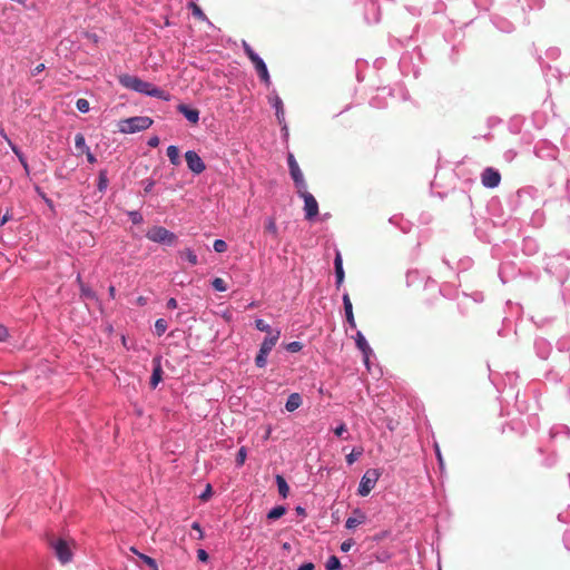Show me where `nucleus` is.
I'll use <instances>...</instances> for the list:
<instances>
[{"label": "nucleus", "mask_w": 570, "mask_h": 570, "mask_svg": "<svg viewBox=\"0 0 570 570\" xmlns=\"http://www.w3.org/2000/svg\"><path fill=\"white\" fill-rule=\"evenodd\" d=\"M118 81L122 87L127 89L134 90L139 94H145L150 97H157L164 100H168V95H166L164 90L136 76L122 73L118 76Z\"/></svg>", "instance_id": "f257e3e1"}, {"label": "nucleus", "mask_w": 570, "mask_h": 570, "mask_svg": "<svg viewBox=\"0 0 570 570\" xmlns=\"http://www.w3.org/2000/svg\"><path fill=\"white\" fill-rule=\"evenodd\" d=\"M153 125V119L147 116H135L121 119L118 122V129L124 134H134L146 130Z\"/></svg>", "instance_id": "f03ea898"}, {"label": "nucleus", "mask_w": 570, "mask_h": 570, "mask_svg": "<svg viewBox=\"0 0 570 570\" xmlns=\"http://www.w3.org/2000/svg\"><path fill=\"white\" fill-rule=\"evenodd\" d=\"M243 49L248 59L250 60V62L254 65V68L257 71L261 80L266 85H269L271 77L264 60L254 51V49L246 41H243Z\"/></svg>", "instance_id": "7ed1b4c3"}, {"label": "nucleus", "mask_w": 570, "mask_h": 570, "mask_svg": "<svg viewBox=\"0 0 570 570\" xmlns=\"http://www.w3.org/2000/svg\"><path fill=\"white\" fill-rule=\"evenodd\" d=\"M50 547L55 551L58 560L65 564L71 561L72 559V550L70 543L65 539H51L49 541Z\"/></svg>", "instance_id": "20e7f679"}, {"label": "nucleus", "mask_w": 570, "mask_h": 570, "mask_svg": "<svg viewBox=\"0 0 570 570\" xmlns=\"http://www.w3.org/2000/svg\"><path fill=\"white\" fill-rule=\"evenodd\" d=\"M297 194L304 200L305 218L307 220L314 219L318 215V203L315 197L307 191V186L302 189H297Z\"/></svg>", "instance_id": "39448f33"}, {"label": "nucleus", "mask_w": 570, "mask_h": 570, "mask_svg": "<svg viewBox=\"0 0 570 570\" xmlns=\"http://www.w3.org/2000/svg\"><path fill=\"white\" fill-rule=\"evenodd\" d=\"M381 473L377 469L367 470L361 479L358 485V494L361 497H366L374 489L376 482L379 481Z\"/></svg>", "instance_id": "423d86ee"}, {"label": "nucleus", "mask_w": 570, "mask_h": 570, "mask_svg": "<svg viewBox=\"0 0 570 570\" xmlns=\"http://www.w3.org/2000/svg\"><path fill=\"white\" fill-rule=\"evenodd\" d=\"M146 237L149 240L161 244H173L176 240V235L161 226L149 228Z\"/></svg>", "instance_id": "0eeeda50"}, {"label": "nucleus", "mask_w": 570, "mask_h": 570, "mask_svg": "<svg viewBox=\"0 0 570 570\" xmlns=\"http://www.w3.org/2000/svg\"><path fill=\"white\" fill-rule=\"evenodd\" d=\"M287 163L289 174L295 184L296 189H302L303 187H306V181L304 179L303 173L293 154H288Z\"/></svg>", "instance_id": "6e6552de"}, {"label": "nucleus", "mask_w": 570, "mask_h": 570, "mask_svg": "<svg viewBox=\"0 0 570 570\" xmlns=\"http://www.w3.org/2000/svg\"><path fill=\"white\" fill-rule=\"evenodd\" d=\"M185 159H186L188 169L196 175L202 174L206 169L205 163L198 156V154L194 150L186 151Z\"/></svg>", "instance_id": "1a4fd4ad"}, {"label": "nucleus", "mask_w": 570, "mask_h": 570, "mask_svg": "<svg viewBox=\"0 0 570 570\" xmlns=\"http://www.w3.org/2000/svg\"><path fill=\"white\" fill-rule=\"evenodd\" d=\"M481 181L487 188H495L501 183V175L497 169L488 167L481 174Z\"/></svg>", "instance_id": "9d476101"}, {"label": "nucleus", "mask_w": 570, "mask_h": 570, "mask_svg": "<svg viewBox=\"0 0 570 570\" xmlns=\"http://www.w3.org/2000/svg\"><path fill=\"white\" fill-rule=\"evenodd\" d=\"M160 356H156L153 360L154 370L150 377V386L151 389H156V386L159 384V382L163 380V368H161V361Z\"/></svg>", "instance_id": "9b49d317"}, {"label": "nucleus", "mask_w": 570, "mask_h": 570, "mask_svg": "<svg viewBox=\"0 0 570 570\" xmlns=\"http://www.w3.org/2000/svg\"><path fill=\"white\" fill-rule=\"evenodd\" d=\"M177 110L183 114L188 121L191 124H197L199 120V111L195 108H189L187 105L180 104L177 107Z\"/></svg>", "instance_id": "f8f14e48"}, {"label": "nucleus", "mask_w": 570, "mask_h": 570, "mask_svg": "<svg viewBox=\"0 0 570 570\" xmlns=\"http://www.w3.org/2000/svg\"><path fill=\"white\" fill-rule=\"evenodd\" d=\"M334 266H335V276H336V285L340 287L344 282V269H343V261L340 252H336L335 259H334Z\"/></svg>", "instance_id": "ddd939ff"}, {"label": "nucleus", "mask_w": 570, "mask_h": 570, "mask_svg": "<svg viewBox=\"0 0 570 570\" xmlns=\"http://www.w3.org/2000/svg\"><path fill=\"white\" fill-rule=\"evenodd\" d=\"M279 336L281 332L276 331L273 335L265 337L259 350L263 351V353H269L276 345Z\"/></svg>", "instance_id": "4468645a"}, {"label": "nucleus", "mask_w": 570, "mask_h": 570, "mask_svg": "<svg viewBox=\"0 0 570 570\" xmlns=\"http://www.w3.org/2000/svg\"><path fill=\"white\" fill-rule=\"evenodd\" d=\"M343 304L346 315V321L352 327H355V320L353 314V306L348 294L343 295Z\"/></svg>", "instance_id": "2eb2a0df"}, {"label": "nucleus", "mask_w": 570, "mask_h": 570, "mask_svg": "<svg viewBox=\"0 0 570 570\" xmlns=\"http://www.w3.org/2000/svg\"><path fill=\"white\" fill-rule=\"evenodd\" d=\"M356 346L362 351V353L365 356V362L368 361V354L372 352L370 345L367 344L365 337L361 332L356 333L355 337Z\"/></svg>", "instance_id": "dca6fc26"}, {"label": "nucleus", "mask_w": 570, "mask_h": 570, "mask_svg": "<svg viewBox=\"0 0 570 570\" xmlns=\"http://www.w3.org/2000/svg\"><path fill=\"white\" fill-rule=\"evenodd\" d=\"M302 405V396L298 393H292L286 401L285 409L288 412H294Z\"/></svg>", "instance_id": "f3484780"}, {"label": "nucleus", "mask_w": 570, "mask_h": 570, "mask_svg": "<svg viewBox=\"0 0 570 570\" xmlns=\"http://www.w3.org/2000/svg\"><path fill=\"white\" fill-rule=\"evenodd\" d=\"M75 146L77 149V156L83 155L85 153L90 150V148L86 144L85 136L80 132L77 134L75 137Z\"/></svg>", "instance_id": "a211bd4d"}, {"label": "nucleus", "mask_w": 570, "mask_h": 570, "mask_svg": "<svg viewBox=\"0 0 570 570\" xmlns=\"http://www.w3.org/2000/svg\"><path fill=\"white\" fill-rule=\"evenodd\" d=\"M167 156L170 160V163L174 166H178L180 164V157H179V149L178 147L171 145L167 148Z\"/></svg>", "instance_id": "6ab92c4d"}, {"label": "nucleus", "mask_w": 570, "mask_h": 570, "mask_svg": "<svg viewBox=\"0 0 570 570\" xmlns=\"http://www.w3.org/2000/svg\"><path fill=\"white\" fill-rule=\"evenodd\" d=\"M276 483L278 488V492L283 498H286L289 492V487L286 480L282 475H276Z\"/></svg>", "instance_id": "aec40b11"}, {"label": "nucleus", "mask_w": 570, "mask_h": 570, "mask_svg": "<svg viewBox=\"0 0 570 570\" xmlns=\"http://www.w3.org/2000/svg\"><path fill=\"white\" fill-rule=\"evenodd\" d=\"M180 257L189 262L190 265L195 266L198 263L197 255L190 248H185L180 252Z\"/></svg>", "instance_id": "412c9836"}, {"label": "nucleus", "mask_w": 570, "mask_h": 570, "mask_svg": "<svg viewBox=\"0 0 570 570\" xmlns=\"http://www.w3.org/2000/svg\"><path fill=\"white\" fill-rule=\"evenodd\" d=\"M285 513H286V508L283 505H277V507L273 508L267 513V519L276 520V519H279L281 517H283Z\"/></svg>", "instance_id": "4be33fe9"}, {"label": "nucleus", "mask_w": 570, "mask_h": 570, "mask_svg": "<svg viewBox=\"0 0 570 570\" xmlns=\"http://www.w3.org/2000/svg\"><path fill=\"white\" fill-rule=\"evenodd\" d=\"M364 520H365V517L363 514H360L358 518L350 517V518H347V520L345 522V528L346 529H354L358 524L363 523Z\"/></svg>", "instance_id": "5701e85b"}, {"label": "nucleus", "mask_w": 570, "mask_h": 570, "mask_svg": "<svg viewBox=\"0 0 570 570\" xmlns=\"http://www.w3.org/2000/svg\"><path fill=\"white\" fill-rule=\"evenodd\" d=\"M107 187H108L107 170L102 169L99 171L98 190L105 191Z\"/></svg>", "instance_id": "b1692460"}, {"label": "nucleus", "mask_w": 570, "mask_h": 570, "mask_svg": "<svg viewBox=\"0 0 570 570\" xmlns=\"http://www.w3.org/2000/svg\"><path fill=\"white\" fill-rule=\"evenodd\" d=\"M138 557L150 570H159L156 560L151 557L144 553H138Z\"/></svg>", "instance_id": "393cba45"}, {"label": "nucleus", "mask_w": 570, "mask_h": 570, "mask_svg": "<svg viewBox=\"0 0 570 570\" xmlns=\"http://www.w3.org/2000/svg\"><path fill=\"white\" fill-rule=\"evenodd\" d=\"M189 7H190L191 13H193V16L195 18H197L199 20H206L207 19V17L204 13V11L202 10V8L199 6H197L195 2H190Z\"/></svg>", "instance_id": "a878e982"}, {"label": "nucleus", "mask_w": 570, "mask_h": 570, "mask_svg": "<svg viewBox=\"0 0 570 570\" xmlns=\"http://www.w3.org/2000/svg\"><path fill=\"white\" fill-rule=\"evenodd\" d=\"M326 570H338L341 568V562L337 557L332 556L327 559L325 564Z\"/></svg>", "instance_id": "bb28decb"}, {"label": "nucleus", "mask_w": 570, "mask_h": 570, "mask_svg": "<svg viewBox=\"0 0 570 570\" xmlns=\"http://www.w3.org/2000/svg\"><path fill=\"white\" fill-rule=\"evenodd\" d=\"M167 330V322L164 318H158L155 322V333L161 336Z\"/></svg>", "instance_id": "cd10ccee"}, {"label": "nucleus", "mask_w": 570, "mask_h": 570, "mask_svg": "<svg viewBox=\"0 0 570 570\" xmlns=\"http://www.w3.org/2000/svg\"><path fill=\"white\" fill-rule=\"evenodd\" d=\"M363 453V449H353L350 454L346 455L347 464H353Z\"/></svg>", "instance_id": "c85d7f7f"}, {"label": "nucleus", "mask_w": 570, "mask_h": 570, "mask_svg": "<svg viewBox=\"0 0 570 570\" xmlns=\"http://www.w3.org/2000/svg\"><path fill=\"white\" fill-rule=\"evenodd\" d=\"M273 106L276 109V116L281 120L284 117L283 101L279 97H275Z\"/></svg>", "instance_id": "c756f323"}, {"label": "nucleus", "mask_w": 570, "mask_h": 570, "mask_svg": "<svg viewBox=\"0 0 570 570\" xmlns=\"http://www.w3.org/2000/svg\"><path fill=\"white\" fill-rule=\"evenodd\" d=\"M265 230L269 234H272L274 237H277V226L274 218H268Z\"/></svg>", "instance_id": "7c9ffc66"}, {"label": "nucleus", "mask_w": 570, "mask_h": 570, "mask_svg": "<svg viewBox=\"0 0 570 570\" xmlns=\"http://www.w3.org/2000/svg\"><path fill=\"white\" fill-rule=\"evenodd\" d=\"M267 355H268V353H263V351L259 350L258 354L255 357L256 366L264 367L267 362Z\"/></svg>", "instance_id": "2f4dec72"}, {"label": "nucleus", "mask_w": 570, "mask_h": 570, "mask_svg": "<svg viewBox=\"0 0 570 570\" xmlns=\"http://www.w3.org/2000/svg\"><path fill=\"white\" fill-rule=\"evenodd\" d=\"M246 458H247V451H246V448L245 446H242L238 452H237V455H236V463L238 466H242L245 461H246Z\"/></svg>", "instance_id": "473e14b6"}, {"label": "nucleus", "mask_w": 570, "mask_h": 570, "mask_svg": "<svg viewBox=\"0 0 570 570\" xmlns=\"http://www.w3.org/2000/svg\"><path fill=\"white\" fill-rule=\"evenodd\" d=\"M76 107L80 112H88L90 109L89 101L83 98H79L76 102Z\"/></svg>", "instance_id": "72a5a7b5"}, {"label": "nucleus", "mask_w": 570, "mask_h": 570, "mask_svg": "<svg viewBox=\"0 0 570 570\" xmlns=\"http://www.w3.org/2000/svg\"><path fill=\"white\" fill-rule=\"evenodd\" d=\"M255 327H256L258 331H261V332H266V333H268V334H271V332H272L271 326H269V325H268L264 320H261V318H258V320H256V321H255Z\"/></svg>", "instance_id": "f704fd0d"}, {"label": "nucleus", "mask_w": 570, "mask_h": 570, "mask_svg": "<svg viewBox=\"0 0 570 570\" xmlns=\"http://www.w3.org/2000/svg\"><path fill=\"white\" fill-rule=\"evenodd\" d=\"M213 287L218 292H225L227 289L226 283L223 278L216 277L212 282Z\"/></svg>", "instance_id": "c9c22d12"}, {"label": "nucleus", "mask_w": 570, "mask_h": 570, "mask_svg": "<svg viewBox=\"0 0 570 570\" xmlns=\"http://www.w3.org/2000/svg\"><path fill=\"white\" fill-rule=\"evenodd\" d=\"M214 250L217 252V253H224L227 250V244L225 240L223 239H216L214 242Z\"/></svg>", "instance_id": "e433bc0d"}, {"label": "nucleus", "mask_w": 570, "mask_h": 570, "mask_svg": "<svg viewBox=\"0 0 570 570\" xmlns=\"http://www.w3.org/2000/svg\"><path fill=\"white\" fill-rule=\"evenodd\" d=\"M287 351L292 352V353H296V352H299L302 348H303V344L301 342H291L287 346H286Z\"/></svg>", "instance_id": "4c0bfd02"}, {"label": "nucleus", "mask_w": 570, "mask_h": 570, "mask_svg": "<svg viewBox=\"0 0 570 570\" xmlns=\"http://www.w3.org/2000/svg\"><path fill=\"white\" fill-rule=\"evenodd\" d=\"M12 150L18 156V159L20 160V163L23 166V168L26 169V171H28V163H27L24 156L22 155V153H20V150L14 146L12 147Z\"/></svg>", "instance_id": "58836bf2"}, {"label": "nucleus", "mask_w": 570, "mask_h": 570, "mask_svg": "<svg viewBox=\"0 0 570 570\" xmlns=\"http://www.w3.org/2000/svg\"><path fill=\"white\" fill-rule=\"evenodd\" d=\"M212 493H213L212 487H210V484H207L205 491L199 495V499L202 501H207L212 497Z\"/></svg>", "instance_id": "ea45409f"}, {"label": "nucleus", "mask_w": 570, "mask_h": 570, "mask_svg": "<svg viewBox=\"0 0 570 570\" xmlns=\"http://www.w3.org/2000/svg\"><path fill=\"white\" fill-rule=\"evenodd\" d=\"M191 529L195 530L196 533H198V537H197L198 540H202L204 538L203 529L198 522H194L191 524Z\"/></svg>", "instance_id": "a19ab883"}, {"label": "nucleus", "mask_w": 570, "mask_h": 570, "mask_svg": "<svg viewBox=\"0 0 570 570\" xmlns=\"http://www.w3.org/2000/svg\"><path fill=\"white\" fill-rule=\"evenodd\" d=\"M347 431L346 424L341 423L335 430L334 433L337 436H342Z\"/></svg>", "instance_id": "79ce46f5"}, {"label": "nucleus", "mask_w": 570, "mask_h": 570, "mask_svg": "<svg viewBox=\"0 0 570 570\" xmlns=\"http://www.w3.org/2000/svg\"><path fill=\"white\" fill-rule=\"evenodd\" d=\"M81 293L85 297H88V298L95 297L94 292L89 287H86L85 285H81Z\"/></svg>", "instance_id": "37998d69"}, {"label": "nucleus", "mask_w": 570, "mask_h": 570, "mask_svg": "<svg viewBox=\"0 0 570 570\" xmlns=\"http://www.w3.org/2000/svg\"><path fill=\"white\" fill-rule=\"evenodd\" d=\"M197 558L199 561L206 562L208 560V553L204 549H198Z\"/></svg>", "instance_id": "c03bdc74"}, {"label": "nucleus", "mask_w": 570, "mask_h": 570, "mask_svg": "<svg viewBox=\"0 0 570 570\" xmlns=\"http://www.w3.org/2000/svg\"><path fill=\"white\" fill-rule=\"evenodd\" d=\"M159 137L158 136H153L149 138L148 140V146L149 147H153V148H156L158 145H159Z\"/></svg>", "instance_id": "a18cd8bd"}, {"label": "nucleus", "mask_w": 570, "mask_h": 570, "mask_svg": "<svg viewBox=\"0 0 570 570\" xmlns=\"http://www.w3.org/2000/svg\"><path fill=\"white\" fill-rule=\"evenodd\" d=\"M352 546H353V541H351V540L344 541V542L341 544V550H342L343 552H347V551H350V549L352 548Z\"/></svg>", "instance_id": "49530a36"}, {"label": "nucleus", "mask_w": 570, "mask_h": 570, "mask_svg": "<svg viewBox=\"0 0 570 570\" xmlns=\"http://www.w3.org/2000/svg\"><path fill=\"white\" fill-rule=\"evenodd\" d=\"M8 337V330L0 323V341H4Z\"/></svg>", "instance_id": "de8ad7c7"}, {"label": "nucleus", "mask_w": 570, "mask_h": 570, "mask_svg": "<svg viewBox=\"0 0 570 570\" xmlns=\"http://www.w3.org/2000/svg\"><path fill=\"white\" fill-rule=\"evenodd\" d=\"M45 70V65L43 63H39L38 66H36L32 70H31V76H36L38 73H40L41 71Z\"/></svg>", "instance_id": "09e8293b"}, {"label": "nucleus", "mask_w": 570, "mask_h": 570, "mask_svg": "<svg viewBox=\"0 0 570 570\" xmlns=\"http://www.w3.org/2000/svg\"><path fill=\"white\" fill-rule=\"evenodd\" d=\"M85 155L87 157L88 163L95 164L97 161V158L95 157V155L90 150L85 153Z\"/></svg>", "instance_id": "8fccbe9b"}, {"label": "nucleus", "mask_w": 570, "mask_h": 570, "mask_svg": "<svg viewBox=\"0 0 570 570\" xmlns=\"http://www.w3.org/2000/svg\"><path fill=\"white\" fill-rule=\"evenodd\" d=\"M314 563L312 562H306L304 564H302L297 570H314Z\"/></svg>", "instance_id": "3c124183"}, {"label": "nucleus", "mask_w": 570, "mask_h": 570, "mask_svg": "<svg viewBox=\"0 0 570 570\" xmlns=\"http://www.w3.org/2000/svg\"><path fill=\"white\" fill-rule=\"evenodd\" d=\"M167 307L170 308V309H174L177 307V301L175 298H169L167 301Z\"/></svg>", "instance_id": "603ef678"}, {"label": "nucleus", "mask_w": 570, "mask_h": 570, "mask_svg": "<svg viewBox=\"0 0 570 570\" xmlns=\"http://www.w3.org/2000/svg\"><path fill=\"white\" fill-rule=\"evenodd\" d=\"M10 215L9 213L7 212L3 217L0 219V225H4L9 219H10Z\"/></svg>", "instance_id": "864d4df0"}, {"label": "nucleus", "mask_w": 570, "mask_h": 570, "mask_svg": "<svg viewBox=\"0 0 570 570\" xmlns=\"http://www.w3.org/2000/svg\"><path fill=\"white\" fill-rule=\"evenodd\" d=\"M108 292H109V296L114 299L115 296H116V288H115V286H112V285L109 286Z\"/></svg>", "instance_id": "5fc2aeb1"}, {"label": "nucleus", "mask_w": 570, "mask_h": 570, "mask_svg": "<svg viewBox=\"0 0 570 570\" xmlns=\"http://www.w3.org/2000/svg\"><path fill=\"white\" fill-rule=\"evenodd\" d=\"M295 510H296V512H297L298 514H301V515H305V509H304V508H302V507H297Z\"/></svg>", "instance_id": "6e6d98bb"}, {"label": "nucleus", "mask_w": 570, "mask_h": 570, "mask_svg": "<svg viewBox=\"0 0 570 570\" xmlns=\"http://www.w3.org/2000/svg\"><path fill=\"white\" fill-rule=\"evenodd\" d=\"M153 186H154V181H149L148 185L145 188V191L149 193L151 190Z\"/></svg>", "instance_id": "4d7b16f0"}, {"label": "nucleus", "mask_w": 570, "mask_h": 570, "mask_svg": "<svg viewBox=\"0 0 570 570\" xmlns=\"http://www.w3.org/2000/svg\"><path fill=\"white\" fill-rule=\"evenodd\" d=\"M283 549H285V550H289V549H291L289 543L285 542V543L283 544Z\"/></svg>", "instance_id": "13d9d810"}, {"label": "nucleus", "mask_w": 570, "mask_h": 570, "mask_svg": "<svg viewBox=\"0 0 570 570\" xmlns=\"http://www.w3.org/2000/svg\"><path fill=\"white\" fill-rule=\"evenodd\" d=\"M130 551H131L132 553H136L137 556H138V553H139L135 547H131V548H130Z\"/></svg>", "instance_id": "bf43d9fd"}, {"label": "nucleus", "mask_w": 570, "mask_h": 570, "mask_svg": "<svg viewBox=\"0 0 570 570\" xmlns=\"http://www.w3.org/2000/svg\"><path fill=\"white\" fill-rule=\"evenodd\" d=\"M414 274H416V273H415V272H410V273L407 274V278H410V277H411L412 275H414Z\"/></svg>", "instance_id": "052dcab7"}]
</instances>
